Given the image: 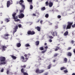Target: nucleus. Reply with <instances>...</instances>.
Here are the masks:
<instances>
[{
    "instance_id": "19",
    "label": "nucleus",
    "mask_w": 75,
    "mask_h": 75,
    "mask_svg": "<svg viewBox=\"0 0 75 75\" xmlns=\"http://www.w3.org/2000/svg\"><path fill=\"white\" fill-rule=\"evenodd\" d=\"M11 56L12 58L13 59H16L17 58V57H16L13 55H11Z\"/></svg>"
},
{
    "instance_id": "36",
    "label": "nucleus",
    "mask_w": 75,
    "mask_h": 75,
    "mask_svg": "<svg viewBox=\"0 0 75 75\" xmlns=\"http://www.w3.org/2000/svg\"><path fill=\"white\" fill-rule=\"evenodd\" d=\"M68 56H69V57H71L72 55V54L70 52H69L68 54Z\"/></svg>"
},
{
    "instance_id": "32",
    "label": "nucleus",
    "mask_w": 75,
    "mask_h": 75,
    "mask_svg": "<svg viewBox=\"0 0 75 75\" xmlns=\"http://www.w3.org/2000/svg\"><path fill=\"white\" fill-rule=\"evenodd\" d=\"M51 67V65L50 64L49 66L47 67V69H50Z\"/></svg>"
},
{
    "instance_id": "5",
    "label": "nucleus",
    "mask_w": 75,
    "mask_h": 75,
    "mask_svg": "<svg viewBox=\"0 0 75 75\" xmlns=\"http://www.w3.org/2000/svg\"><path fill=\"white\" fill-rule=\"evenodd\" d=\"M16 13H13L12 15L13 17V19L14 20H16V19H17L18 18V17L17 16H16Z\"/></svg>"
},
{
    "instance_id": "56",
    "label": "nucleus",
    "mask_w": 75,
    "mask_h": 75,
    "mask_svg": "<svg viewBox=\"0 0 75 75\" xmlns=\"http://www.w3.org/2000/svg\"><path fill=\"white\" fill-rule=\"evenodd\" d=\"M27 55L28 57H29V56H30V55H31V54L30 53H28Z\"/></svg>"
},
{
    "instance_id": "55",
    "label": "nucleus",
    "mask_w": 75,
    "mask_h": 75,
    "mask_svg": "<svg viewBox=\"0 0 75 75\" xmlns=\"http://www.w3.org/2000/svg\"><path fill=\"white\" fill-rule=\"evenodd\" d=\"M58 49L57 48H56L55 50V51H58Z\"/></svg>"
},
{
    "instance_id": "40",
    "label": "nucleus",
    "mask_w": 75,
    "mask_h": 75,
    "mask_svg": "<svg viewBox=\"0 0 75 75\" xmlns=\"http://www.w3.org/2000/svg\"><path fill=\"white\" fill-rule=\"evenodd\" d=\"M22 26V25H21L20 24L19 25H18V27H19V28H21V27Z\"/></svg>"
},
{
    "instance_id": "9",
    "label": "nucleus",
    "mask_w": 75,
    "mask_h": 75,
    "mask_svg": "<svg viewBox=\"0 0 75 75\" xmlns=\"http://www.w3.org/2000/svg\"><path fill=\"white\" fill-rule=\"evenodd\" d=\"M0 61L1 62H4L6 61V58L4 57H2L1 58Z\"/></svg>"
},
{
    "instance_id": "45",
    "label": "nucleus",
    "mask_w": 75,
    "mask_h": 75,
    "mask_svg": "<svg viewBox=\"0 0 75 75\" xmlns=\"http://www.w3.org/2000/svg\"><path fill=\"white\" fill-rule=\"evenodd\" d=\"M3 71H4V69H3V68L1 70V72H3Z\"/></svg>"
},
{
    "instance_id": "6",
    "label": "nucleus",
    "mask_w": 75,
    "mask_h": 75,
    "mask_svg": "<svg viewBox=\"0 0 75 75\" xmlns=\"http://www.w3.org/2000/svg\"><path fill=\"white\" fill-rule=\"evenodd\" d=\"M51 33L52 34V35L53 37H54L55 35V36H57V32L56 31L51 32Z\"/></svg>"
},
{
    "instance_id": "42",
    "label": "nucleus",
    "mask_w": 75,
    "mask_h": 75,
    "mask_svg": "<svg viewBox=\"0 0 75 75\" xmlns=\"http://www.w3.org/2000/svg\"><path fill=\"white\" fill-rule=\"evenodd\" d=\"M21 71V72H22V73L24 72V69L23 68L22 69Z\"/></svg>"
},
{
    "instance_id": "16",
    "label": "nucleus",
    "mask_w": 75,
    "mask_h": 75,
    "mask_svg": "<svg viewBox=\"0 0 75 75\" xmlns=\"http://www.w3.org/2000/svg\"><path fill=\"white\" fill-rule=\"evenodd\" d=\"M7 75H8V74H10L11 75L12 74V72L10 71L9 70H7Z\"/></svg>"
},
{
    "instance_id": "48",
    "label": "nucleus",
    "mask_w": 75,
    "mask_h": 75,
    "mask_svg": "<svg viewBox=\"0 0 75 75\" xmlns=\"http://www.w3.org/2000/svg\"><path fill=\"white\" fill-rule=\"evenodd\" d=\"M64 72L65 73H67V72H68V71L65 70L64 71Z\"/></svg>"
},
{
    "instance_id": "15",
    "label": "nucleus",
    "mask_w": 75,
    "mask_h": 75,
    "mask_svg": "<svg viewBox=\"0 0 75 75\" xmlns=\"http://www.w3.org/2000/svg\"><path fill=\"white\" fill-rule=\"evenodd\" d=\"M6 64V62H1L0 63V65L2 66L3 65H5Z\"/></svg>"
},
{
    "instance_id": "7",
    "label": "nucleus",
    "mask_w": 75,
    "mask_h": 75,
    "mask_svg": "<svg viewBox=\"0 0 75 75\" xmlns=\"http://www.w3.org/2000/svg\"><path fill=\"white\" fill-rule=\"evenodd\" d=\"M18 25H16L15 26L14 30L13 31V35H14V34L17 31V30L18 29Z\"/></svg>"
},
{
    "instance_id": "47",
    "label": "nucleus",
    "mask_w": 75,
    "mask_h": 75,
    "mask_svg": "<svg viewBox=\"0 0 75 75\" xmlns=\"http://www.w3.org/2000/svg\"><path fill=\"white\" fill-rule=\"evenodd\" d=\"M58 54H55L54 55V57H57L58 55Z\"/></svg>"
},
{
    "instance_id": "11",
    "label": "nucleus",
    "mask_w": 75,
    "mask_h": 75,
    "mask_svg": "<svg viewBox=\"0 0 75 75\" xmlns=\"http://www.w3.org/2000/svg\"><path fill=\"white\" fill-rule=\"evenodd\" d=\"M53 6V3L51 2H49V7H52Z\"/></svg>"
},
{
    "instance_id": "64",
    "label": "nucleus",
    "mask_w": 75,
    "mask_h": 75,
    "mask_svg": "<svg viewBox=\"0 0 75 75\" xmlns=\"http://www.w3.org/2000/svg\"><path fill=\"white\" fill-rule=\"evenodd\" d=\"M72 75H75V73H74L73 74H72Z\"/></svg>"
},
{
    "instance_id": "59",
    "label": "nucleus",
    "mask_w": 75,
    "mask_h": 75,
    "mask_svg": "<svg viewBox=\"0 0 75 75\" xmlns=\"http://www.w3.org/2000/svg\"><path fill=\"white\" fill-rule=\"evenodd\" d=\"M42 22L43 21L42 20L40 21V23H41V24H42Z\"/></svg>"
},
{
    "instance_id": "24",
    "label": "nucleus",
    "mask_w": 75,
    "mask_h": 75,
    "mask_svg": "<svg viewBox=\"0 0 75 75\" xmlns=\"http://www.w3.org/2000/svg\"><path fill=\"white\" fill-rule=\"evenodd\" d=\"M45 17L46 18H48V17H49V14H46Z\"/></svg>"
},
{
    "instance_id": "54",
    "label": "nucleus",
    "mask_w": 75,
    "mask_h": 75,
    "mask_svg": "<svg viewBox=\"0 0 75 75\" xmlns=\"http://www.w3.org/2000/svg\"><path fill=\"white\" fill-rule=\"evenodd\" d=\"M27 56H28V55L27 54H25L24 55V57H27Z\"/></svg>"
},
{
    "instance_id": "23",
    "label": "nucleus",
    "mask_w": 75,
    "mask_h": 75,
    "mask_svg": "<svg viewBox=\"0 0 75 75\" xmlns=\"http://www.w3.org/2000/svg\"><path fill=\"white\" fill-rule=\"evenodd\" d=\"M45 9H46L45 7H44L41 8V10H42V11H44V10H45Z\"/></svg>"
},
{
    "instance_id": "27",
    "label": "nucleus",
    "mask_w": 75,
    "mask_h": 75,
    "mask_svg": "<svg viewBox=\"0 0 75 75\" xmlns=\"http://www.w3.org/2000/svg\"><path fill=\"white\" fill-rule=\"evenodd\" d=\"M55 47L56 48H57V49L59 50H61V48H60V47L57 46Z\"/></svg>"
},
{
    "instance_id": "17",
    "label": "nucleus",
    "mask_w": 75,
    "mask_h": 75,
    "mask_svg": "<svg viewBox=\"0 0 75 75\" xmlns=\"http://www.w3.org/2000/svg\"><path fill=\"white\" fill-rule=\"evenodd\" d=\"M21 43H17L16 44V46L17 47H21Z\"/></svg>"
},
{
    "instance_id": "8",
    "label": "nucleus",
    "mask_w": 75,
    "mask_h": 75,
    "mask_svg": "<svg viewBox=\"0 0 75 75\" xmlns=\"http://www.w3.org/2000/svg\"><path fill=\"white\" fill-rule=\"evenodd\" d=\"M9 35H10L8 34H4V38L5 40H7V39L8 38V36H9Z\"/></svg>"
},
{
    "instance_id": "62",
    "label": "nucleus",
    "mask_w": 75,
    "mask_h": 75,
    "mask_svg": "<svg viewBox=\"0 0 75 75\" xmlns=\"http://www.w3.org/2000/svg\"><path fill=\"white\" fill-rule=\"evenodd\" d=\"M73 51H74V54L75 55V49H74Z\"/></svg>"
},
{
    "instance_id": "34",
    "label": "nucleus",
    "mask_w": 75,
    "mask_h": 75,
    "mask_svg": "<svg viewBox=\"0 0 75 75\" xmlns=\"http://www.w3.org/2000/svg\"><path fill=\"white\" fill-rule=\"evenodd\" d=\"M33 5H30V10H31L33 9Z\"/></svg>"
},
{
    "instance_id": "21",
    "label": "nucleus",
    "mask_w": 75,
    "mask_h": 75,
    "mask_svg": "<svg viewBox=\"0 0 75 75\" xmlns=\"http://www.w3.org/2000/svg\"><path fill=\"white\" fill-rule=\"evenodd\" d=\"M5 21L7 23H8V22H9V21H10V20H9V19H8V18H6L5 19Z\"/></svg>"
},
{
    "instance_id": "30",
    "label": "nucleus",
    "mask_w": 75,
    "mask_h": 75,
    "mask_svg": "<svg viewBox=\"0 0 75 75\" xmlns=\"http://www.w3.org/2000/svg\"><path fill=\"white\" fill-rule=\"evenodd\" d=\"M15 21H16V22H17L18 21H20V20L19 19H14Z\"/></svg>"
},
{
    "instance_id": "13",
    "label": "nucleus",
    "mask_w": 75,
    "mask_h": 75,
    "mask_svg": "<svg viewBox=\"0 0 75 75\" xmlns=\"http://www.w3.org/2000/svg\"><path fill=\"white\" fill-rule=\"evenodd\" d=\"M21 59H22V62H26V60H24L25 59L24 58V57L21 56Z\"/></svg>"
},
{
    "instance_id": "53",
    "label": "nucleus",
    "mask_w": 75,
    "mask_h": 75,
    "mask_svg": "<svg viewBox=\"0 0 75 75\" xmlns=\"http://www.w3.org/2000/svg\"><path fill=\"white\" fill-rule=\"evenodd\" d=\"M71 47H69L68 49V50H71Z\"/></svg>"
},
{
    "instance_id": "35",
    "label": "nucleus",
    "mask_w": 75,
    "mask_h": 75,
    "mask_svg": "<svg viewBox=\"0 0 75 75\" xmlns=\"http://www.w3.org/2000/svg\"><path fill=\"white\" fill-rule=\"evenodd\" d=\"M30 34L31 35H34V34H35V32H31Z\"/></svg>"
},
{
    "instance_id": "28",
    "label": "nucleus",
    "mask_w": 75,
    "mask_h": 75,
    "mask_svg": "<svg viewBox=\"0 0 75 75\" xmlns=\"http://www.w3.org/2000/svg\"><path fill=\"white\" fill-rule=\"evenodd\" d=\"M70 7L71 8H72V9H73V8H74V6H73V4H72V5H71L70 6Z\"/></svg>"
},
{
    "instance_id": "4",
    "label": "nucleus",
    "mask_w": 75,
    "mask_h": 75,
    "mask_svg": "<svg viewBox=\"0 0 75 75\" xmlns=\"http://www.w3.org/2000/svg\"><path fill=\"white\" fill-rule=\"evenodd\" d=\"M18 17L19 18H23L24 17V15L23 13H21L18 15Z\"/></svg>"
},
{
    "instance_id": "50",
    "label": "nucleus",
    "mask_w": 75,
    "mask_h": 75,
    "mask_svg": "<svg viewBox=\"0 0 75 75\" xmlns=\"http://www.w3.org/2000/svg\"><path fill=\"white\" fill-rule=\"evenodd\" d=\"M21 67H23V68H25V67H26V66L25 65H24L23 66H21Z\"/></svg>"
},
{
    "instance_id": "58",
    "label": "nucleus",
    "mask_w": 75,
    "mask_h": 75,
    "mask_svg": "<svg viewBox=\"0 0 75 75\" xmlns=\"http://www.w3.org/2000/svg\"><path fill=\"white\" fill-rule=\"evenodd\" d=\"M33 16H36V15H35V14L34 13H33Z\"/></svg>"
},
{
    "instance_id": "25",
    "label": "nucleus",
    "mask_w": 75,
    "mask_h": 75,
    "mask_svg": "<svg viewBox=\"0 0 75 75\" xmlns=\"http://www.w3.org/2000/svg\"><path fill=\"white\" fill-rule=\"evenodd\" d=\"M67 58H65L64 59V62L65 63H67Z\"/></svg>"
},
{
    "instance_id": "57",
    "label": "nucleus",
    "mask_w": 75,
    "mask_h": 75,
    "mask_svg": "<svg viewBox=\"0 0 75 75\" xmlns=\"http://www.w3.org/2000/svg\"><path fill=\"white\" fill-rule=\"evenodd\" d=\"M72 27H73V28H74V27H75V25L74 24V25H72Z\"/></svg>"
},
{
    "instance_id": "63",
    "label": "nucleus",
    "mask_w": 75,
    "mask_h": 75,
    "mask_svg": "<svg viewBox=\"0 0 75 75\" xmlns=\"http://www.w3.org/2000/svg\"><path fill=\"white\" fill-rule=\"evenodd\" d=\"M44 75H48V73H45V74H44Z\"/></svg>"
},
{
    "instance_id": "39",
    "label": "nucleus",
    "mask_w": 75,
    "mask_h": 75,
    "mask_svg": "<svg viewBox=\"0 0 75 75\" xmlns=\"http://www.w3.org/2000/svg\"><path fill=\"white\" fill-rule=\"evenodd\" d=\"M23 8V10H20V13H22L23 12L24 10V8Z\"/></svg>"
},
{
    "instance_id": "41",
    "label": "nucleus",
    "mask_w": 75,
    "mask_h": 75,
    "mask_svg": "<svg viewBox=\"0 0 75 75\" xmlns=\"http://www.w3.org/2000/svg\"><path fill=\"white\" fill-rule=\"evenodd\" d=\"M58 28V25H57L55 26V29H57Z\"/></svg>"
},
{
    "instance_id": "14",
    "label": "nucleus",
    "mask_w": 75,
    "mask_h": 75,
    "mask_svg": "<svg viewBox=\"0 0 75 75\" xmlns=\"http://www.w3.org/2000/svg\"><path fill=\"white\" fill-rule=\"evenodd\" d=\"M35 29H36L38 31H40L41 30V28L39 26H37V27L35 28Z\"/></svg>"
},
{
    "instance_id": "18",
    "label": "nucleus",
    "mask_w": 75,
    "mask_h": 75,
    "mask_svg": "<svg viewBox=\"0 0 75 75\" xmlns=\"http://www.w3.org/2000/svg\"><path fill=\"white\" fill-rule=\"evenodd\" d=\"M7 48V47L6 46H3L2 47V50H4V51H6V48Z\"/></svg>"
},
{
    "instance_id": "52",
    "label": "nucleus",
    "mask_w": 75,
    "mask_h": 75,
    "mask_svg": "<svg viewBox=\"0 0 75 75\" xmlns=\"http://www.w3.org/2000/svg\"><path fill=\"white\" fill-rule=\"evenodd\" d=\"M48 23L50 25H52V23H50V22H48Z\"/></svg>"
},
{
    "instance_id": "44",
    "label": "nucleus",
    "mask_w": 75,
    "mask_h": 75,
    "mask_svg": "<svg viewBox=\"0 0 75 75\" xmlns=\"http://www.w3.org/2000/svg\"><path fill=\"white\" fill-rule=\"evenodd\" d=\"M49 38H51V39H52L53 38V37L51 36H49Z\"/></svg>"
},
{
    "instance_id": "61",
    "label": "nucleus",
    "mask_w": 75,
    "mask_h": 75,
    "mask_svg": "<svg viewBox=\"0 0 75 75\" xmlns=\"http://www.w3.org/2000/svg\"><path fill=\"white\" fill-rule=\"evenodd\" d=\"M25 59L26 60L25 61H27V60L28 59V58L27 57H26L25 58Z\"/></svg>"
},
{
    "instance_id": "38",
    "label": "nucleus",
    "mask_w": 75,
    "mask_h": 75,
    "mask_svg": "<svg viewBox=\"0 0 75 75\" xmlns=\"http://www.w3.org/2000/svg\"><path fill=\"white\" fill-rule=\"evenodd\" d=\"M23 74L24 75H28V73H26V72H23Z\"/></svg>"
},
{
    "instance_id": "20",
    "label": "nucleus",
    "mask_w": 75,
    "mask_h": 75,
    "mask_svg": "<svg viewBox=\"0 0 75 75\" xmlns=\"http://www.w3.org/2000/svg\"><path fill=\"white\" fill-rule=\"evenodd\" d=\"M36 45H38L40 44V41H37L35 42Z\"/></svg>"
},
{
    "instance_id": "10",
    "label": "nucleus",
    "mask_w": 75,
    "mask_h": 75,
    "mask_svg": "<svg viewBox=\"0 0 75 75\" xmlns=\"http://www.w3.org/2000/svg\"><path fill=\"white\" fill-rule=\"evenodd\" d=\"M11 3H10V1H7V7H10V6L11 4H11Z\"/></svg>"
},
{
    "instance_id": "31",
    "label": "nucleus",
    "mask_w": 75,
    "mask_h": 75,
    "mask_svg": "<svg viewBox=\"0 0 75 75\" xmlns=\"http://www.w3.org/2000/svg\"><path fill=\"white\" fill-rule=\"evenodd\" d=\"M31 31H28L27 32L28 34V35H31Z\"/></svg>"
},
{
    "instance_id": "49",
    "label": "nucleus",
    "mask_w": 75,
    "mask_h": 75,
    "mask_svg": "<svg viewBox=\"0 0 75 75\" xmlns=\"http://www.w3.org/2000/svg\"><path fill=\"white\" fill-rule=\"evenodd\" d=\"M71 44H74V41L71 40Z\"/></svg>"
},
{
    "instance_id": "3",
    "label": "nucleus",
    "mask_w": 75,
    "mask_h": 75,
    "mask_svg": "<svg viewBox=\"0 0 75 75\" xmlns=\"http://www.w3.org/2000/svg\"><path fill=\"white\" fill-rule=\"evenodd\" d=\"M44 70H40L39 69H37L36 71V73H38L39 74H41V73H42L43 72H44Z\"/></svg>"
},
{
    "instance_id": "29",
    "label": "nucleus",
    "mask_w": 75,
    "mask_h": 75,
    "mask_svg": "<svg viewBox=\"0 0 75 75\" xmlns=\"http://www.w3.org/2000/svg\"><path fill=\"white\" fill-rule=\"evenodd\" d=\"M66 69V68L64 67H61L60 68V69L61 71L64 70V69Z\"/></svg>"
},
{
    "instance_id": "60",
    "label": "nucleus",
    "mask_w": 75,
    "mask_h": 75,
    "mask_svg": "<svg viewBox=\"0 0 75 75\" xmlns=\"http://www.w3.org/2000/svg\"><path fill=\"white\" fill-rule=\"evenodd\" d=\"M45 49H47V48H48V46H46L45 47Z\"/></svg>"
},
{
    "instance_id": "33",
    "label": "nucleus",
    "mask_w": 75,
    "mask_h": 75,
    "mask_svg": "<svg viewBox=\"0 0 75 75\" xmlns=\"http://www.w3.org/2000/svg\"><path fill=\"white\" fill-rule=\"evenodd\" d=\"M45 4L46 6H48L49 5V3H48V1H47L45 2Z\"/></svg>"
},
{
    "instance_id": "51",
    "label": "nucleus",
    "mask_w": 75,
    "mask_h": 75,
    "mask_svg": "<svg viewBox=\"0 0 75 75\" xmlns=\"http://www.w3.org/2000/svg\"><path fill=\"white\" fill-rule=\"evenodd\" d=\"M49 41L50 42H52V40L50 39L49 40Z\"/></svg>"
},
{
    "instance_id": "22",
    "label": "nucleus",
    "mask_w": 75,
    "mask_h": 75,
    "mask_svg": "<svg viewBox=\"0 0 75 75\" xmlns=\"http://www.w3.org/2000/svg\"><path fill=\"white\" fill-rule=\"evenodd\" d=\"M25 46L26 47H30V45L29 44L27 43L25 45Z\"/></svg>"
},
{
    "instance_id": "46",
    "label": "nucleus",
    "mask_w": 75,
    "mask_h": 75,
    "mask_svg": "<svg viewBox=\"0 0 75 75\" xmlns=\"http://www.w3.org/2000/svg\"><path fill=\"white\" fill-rule=\"evenodd\" d=\"M28 2H32L33 1V0H27Z\"/></svg>"
},
{
    "instance_id": "12",
    "label": "nucleus",
    "mask_w": 75,
    "mask_h": 75,
    "mask_svg": "<svg viewBox=\"0 0 75 75\" xmlns=\"http://www.w3.org/2000/svg\"><path fill=\"white\" fill-rule=\"evenodd\" d=\"M68 35V31H66L63 34V35L64 36V37H67V35Z\"/></svg>"
},
{
    "instance_id": "1",
    "label": "nucleus",
    "mask_w": 75,
    "mask_h": 75,
    "mask_svg": "<svg viewBox=\"0 0 75 75\" xmlns=\"http://www.w3.org/2000/svg\"><path fill=\"white\" fill-rule=\"evenodd\" d=\"M68 25L67 26L66 25H64L63 26V29H65V28L66 29H70L71 27V25L73 24V22H68Z\"/></svg>"
},
{
    "instance_id": "26",
    "label": "nucleus",
    "mask_w": 75,
    "mask_h": 75,
    "mask_svg": "<svg viewBox=\"0 0 75 75\" xmlns=\"http://www.w3.org/2000/svg\"><path fill=\"white\" fill-rule=\"evenodd\" d=\"M39 49L40 50H41V51H42V50H44V48L42 47H40Z\"/></svg>"
},
{
    "instance_id": "37",
    "label": "nucleus",
    "mask_w": 75,
    "mask_h": 75,
    "mask_svg": "<svg viewBox=\"0 0 75 75\" xmlns=\"http://www.w3.org/2000/svg\"><path fill=\"white\" fill-rule=\"evenodd\" d=\"M47 51V50H43V51H42V53H45V52Z\"/></svg>"
},
{
    "instance_id": "2",
    "label": "nucleus",
    "mask_w": 75,
    "mask_h": 75,
    "mask_svg": "<svg viewBox=\"0 0 75 75\" xmlns=\"http://www.w3.org/2000/svg\"><path fill=\"white\" fill-rule=\"evenodd\" d=\"M23 3H24V1L21 0L20 1H17L16 2V4L19 3V4L23 8V10H24L25 9V5L23 4Z\"/></svg>"
},
{
    "instance_id": "43",
    "label": "nucleus",
    "mask_w": 75,
    "mask_h": 75,
    "mask_svg": "<svg viewBox=\"0 0 75 75\" xmlns=\"http://www.w3.org/2000/svg\"><path fill=\"white\" fill-rule=\"evenodd\" d=\"M61 17V16L60 15H58L57 16V18H60Z\"/></svg>"
}]
</instances>
